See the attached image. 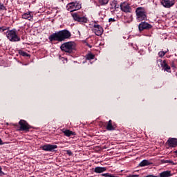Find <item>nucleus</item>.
<instances>
[{"label":"nucleus","instance_id":"nucleus-1","mask_svg":"<svg viewBox=\"0 0 177 177\" xmlns=\"http://www.w3.org/2000/svg\"><path fill=\"white\" fill-rule=\"evenodd\" d=\"M71 37V32L66 29L59 30L51 34L48 37L50 42L57 41V42H63L65 39H68Z\"/></svg>","mask_w":177,"mask_h":177},{"label":"nucleus","instance_id":"nucleus-2","mask_svg":"<svg viewBox=\"0 0 177 177\" xmlns=\"http://www.w3.org/2000/svg\"><path fill=\"white\" fill-rule=\"evenodd\" d=\"M60 49L62 52H65V53L71 55V53H73L74 50H75V43H74V41L63 43L60 46Z\"/></svg>","mask_w":177,"mask_h":177},{"label":"nucleus","instance_id":"nucleus-3","mask_svg":"<svg viewBox=\"0 0 177 177\" xmlns=\"http://www.w3.org/2000/svg\"><path fill=\"white\" fill-rule=\"evenodd\" d=\"M137 21H146L147 20V12L143 7H138L136 9Z\"/></svg>","mask_w":177,"mask_h":177},{"label":"nucleus","instance_id":"nucleus-4","mask_svg":"<svg viewBox=\"0 0 177 177\" xmlns=\"http://www.w3.org/2000/svg\"><path fill=\"white\" fill-rule=\"evenodd\" d=\"M6 35L10 42H19L21 40L20 37L17 35L16 29L7 30Z\"/></svg>","mask_w":177,"mask_h":177},{"label":"nucleus","instance_id":"nucleus-5","mask_svg":"<svg viewBox=\"0 0 177 177\" xmlns=\"http://www.w3.org/2000/svg\"><path fill=\"white\" fill-rule=\"evenodd\" d=\"M81 8H82V6L80 1L71 2L66 6V9L69 12H75V10H80Z\"/></svg>","mask_w":177,"mask_h":177},{"label":"nucleus","instance_id":"nucleus-6","mask_svg":"<svg viewBox=\"0 0 177 177\" xmlns=\"http://www.w3.org/2000/svg\"><path fill=\"white\" fill-rule=\"evenodd\" d=\"M71 16L73 20H75V21H77L78 23H86V21H88V18H86L85 16L81 15V13L80 12L72 13Z\"/></svg>","mask_w":177,"mask_h":177},{"label":"nucleus","instance_id":"nucleus-7","mask_svg":"<svg viewBox=\"0 0 177 177\" xmlns=\"http://www.w3.org/2000/svg\"><path fill=\"white\" fill-rule=\"evenodd\" d=\"M120 10L124 12V13H131L132 12V8L127 2H123L120 3Z\"/></svg>","mask_w":177,"mask_h":177},{"label":"nucleus","instance_id":"nucleus-8","mask_svg":"<svg viewBox=\"0 0 177 177\" xmlns=\"http://www.w3.org/2000/svg\"><path fill=\"white\" fill-rule=\"evenodd\" d=\"M19 124L20 125V131H26V132H28L31 128V126L24 120H21L19 122Z\"/></svg>","mask_w":177,"mask_h":177},{"label":"nucleus","instance_id":"nucleus-9","mask_svg":"<svg viewBox=\"0 0 177 177\" xmlns=\"http://www.w3.org/2000/svg\"><path fill=\"white\" fill-rule=\"evenodd\" d=\"M41 149L44 151H55V149H57V145L46 144L43 145Z\"/></svg>","mask_w":177,"mask_h":177},{"label":"nucleus","instance_id":"nucleus-10","mask_svg":"<svg viewBox=\"0 0 177 177\" xmlns=\"http://www.w3.org/2000/svg\"><path fill=\"white\" fill-rule=\"evenodd\" d=\"M103 28L100 25L96 24L93 25V32L95 35H97V37L102 35V34H103Z\"/></svg>","mask_w":177,"mask_h":177},{"label":"nucleus","instance_id":"nucleus-11","mask_svg":"<svg viewBox=\"0 0 177 177\" xmlns=\"http://www.w3.org/2000/svg\"><path fill=\"white\" fill-rule=\"evenodd\" d=\"M161 3L165 8H171L175 5V0H162Z\"/></svg>","mask_w":177,"mask_h":177},{"label":"nucleus","instance_id":"nucleus-12","mask_svg":"<svg viewBox=\"0 0 177 177\" xmlns=\"http://www.w3.org/2000/svg\"><path fill=\"white\" fill-rule=\"evenodd\" d=\"M151 27L152 26L150 25V24L146 23V22H142L138 26V28L140 31H143V30H150Z\"/></svg>","mask_w":177,"mask_h":177},{"label":"nucleus","instance_id":"nucleus-13","mask_svg":"<svg viewBox=\"0 0 177 177\" xmlns=\"http://www.w3.org/2000/svg\"><path fill=\"white\" fill-rule=\"evenodd\" d=\"M22 19L29 20V21H32V20H34V15H32L31 12H28L22 15Z\"/></svg>","mask_w":177,"mask_h":177},{"label":"nucleus","instance_id":"nucleus-14","mask_svg":"<svg viewBox=\"0 0 177 177\" xmlns=\"http://www.w3.org/2000/svg\"><path fill=\"white\" fill-rule=\"evenodd\" d=\"M167 142H168L169 147H177V138H169Z\"/></svg>","mask_w":177,"mask_h":177},{"label":"nucleus","instance_id":"nucleus-15","mask_svg":"<svg viewBox=\"0 0 177 177\" xmlns=\"http://www.w3.org/2000/svg\"><path fill=\"white\" fill-rule=\"evenodd\" d=\"M110 5V9H111L113 11L117 10V9L120 8V5L118 4L116 0H113L112 1H111Z\"/></svg>","mask_w":177,"mask_h":177},{"label":"nucleus","instance_id":"nucleus-16","mask_svg":"<svg viewBox=\"0 0 177 177\" xmlns=\"http://www.w3.org/2000/svg\"><path fill=\"white\" fill-rule=\"evenodd\" d=\"M107 171V167H96L94 169V172L95 174H103V172H106Z\"/></svg>","mask_w":177,"mask_h":177},{"label":"nucleus","instance_id":"nucleus-17","mask_svg":"<svg viewBox=\"0 0 177 177\" xmlns=\"http://www.w3.org/2000/svg\"><path fill=\"white\" fill-rule=\"evenodd\" d=\"M160 177H171L172 176V173L171 171H165L159 174Z\"/></svg>","mask_w":177,"mask_h":177},{"label":"nucleus","instance_id":"nucleus-18","mask_svg":"<svg viewBox=\"0 0 177 177\" xmlns=\"http://www.w3.org/2000/svg\"><path fill=\"white\" fill-rule=\"evenodd\" d=\"M106 129L107 131H114V129H115L114 126H113V122L111 121V120H109L108 124L106 125Z\"/></svg>","mask_w":177,"mask_h":177},{"label":"nucleus","instance_id":"nucleus-19","mask_svg":"<svg viewBox=\"0 0 177 177\" xmlns=\"http://www.w3.org/2000/svg\"><path fill=\"white\" fill-rule=\"evenodd\" d=\"M162 164H169L170 165H176V162H174L172 160H161Z\"/></svg>","mask_w":177,"mask_h":177},{"label":"nucleus","instance_id":"nucleus-20","mask_svg":"<svg viewBox=\"0 0 177 177\" xmlns=\"http://www.w3.org/2000/svg\"><path fill=\"white\" fill-rule=\"evenodd\" d=\"M147 165H151V162L147 160H143L140 164V167H147Z\"/></svg>","mask_w":177,"mask_h":177},{"label":"nucleus","instance_id":"nucleus-21","mask_svg":"<svg viewBox=\"0 0 177 177\" xmlns=\"http://www.w3.org/2000/svg\"><path fill=\"white\" fill-rule=\"evenodd\" d=\"M63 132L65 136H68V138H69V136H74V135H75V132H73L72 131L70 130H65Z\"/></svg>","mask_w":177,"mask_h":177},{"label":"nucleus","instance_id":"nucleus-22","mask_svg":"<svg viewBox=\"0 0 177 177\" xmlns=\"http://www.w3.org/2000/svg\"><path fill=\"white\" fill-rule=\"evenodd\" d=\"M163 68L165 71H167V73H171V66H168L167 63L164 64Z\"/></svg>","mask_w":177,"mask_h":177},{"label":"nucleus","instance_id":"nucleus-23","mask_svg":"<svg viewBox=\"0 0 177 177\" xmlns=\"http://www.w3.org/2000/svg\"><path fill=\"white\" fill-rule=\"evenodd\" d=\"M86 59L87 60H93V59H95V55L92 53H88L86 55Z\"/></svg>","mask_w":177,"mask_h":177},{"label":"nucleus","instance_id":"nucleus-24","mask_svg":"<svg viewBox=\"0 0 177 177\" xmlns=\"http://www.w3.org/2000/svg\"><path fill=\"white\" fill-rule=\"evenodd\" d=\"M19 55L21 56H26V57H29L30 54L27 53L26 52H24V50H19Z\"/></svg>","mask_w":177,"mask_h":177},{"label":"nucleus","instance_id":"nucleus-25","mask_svg":"<svg viewBox=\"0 0 177 177\" xmlns=\"http://www.w3.org/2000/svg\"><path fill=\"white\" fill-rule=\"evenodd\" d=\"M109 1L110 0H99V3L103 6L104 5H107L109 3Z\"/></svg>","mask_w":177,"mask_h":177},{"label":"nucleus","instance_id":"nucleus-26","mask_svg":"<svg viewBox=\"0 0 177 177\" xmlns=\"http://www.w3.org/2000/svg\"><path fill=\"white\" fill-rule=\"evenodd\" d=\"M165 53H167V52H165V51L159 52L158 53L159 57H164V56H165Z\"/></svg>","mask_w":177,"mask_h":177},{"label":"nucleus","instance_id":"nucleus-27","mask_svg":"<svg viewBox=\"0 0 177 177\" xmlns=\"http://www.w3.org/2000/svg\"><path fill=\"white\" fill-rule=\"evenodd\" d=\"M9 28L6 26H1L0 27V32H3V31H6Z\"/></svg>","mask_w":177,"mask_h":177},{"label":"nucleus","instance_id":"nucleus-28","mask_svg":"<svg viewBox=\"0 0 177 177\" xmlns=\"http://www.w3.org/2000/svg\"><path fill=\"white\" fill-rule=\"evenodd\" d=\"M101 176L104 177H111L112 174L109 173H105V174H101Z\"/></svg>","mask_w":177,"mask_h":177},{"label":"nucleus","instance_id":"nucleus-29","mask_svg":"<svg viewBox=\"0 0 177 177\" xmlns=\"http://www.w3.org/2000/svg\"><path fill=\"white\" fill-rule=\"evenodd\" d=\"M0 10H6V7L2 3H0Z\"/></svg>","mask_w":177,"mask_h":177},{"label":"nucleus","instance_id":"nucleus-30","mask_svg":"<svg viewBox=\"0 0 177 177\" xmlns=\"http://www.w3.org/2000/svg\"><path fill=\"white\" fill-rule=\"evenodd\" d=\"M3 175H5V173L2 171V167L0 166V176H3Z\"/></svg>","mask_w":177,"mask_h":177},{"label":"nucleus","instance_id":"nucleus-31","mask_svg":"<svg viewBox=\"0 0 177 177\" xmlns=\"http://www.w3.org/2000/svg\"><path fill=\"white\" fill-rule=\"evenodd\" d=\"M109 23H114V21H115V19H114V18H109Z\"/></svg>","mask_w":177,"mask_h":177},{"label":"nucleus","instance_id":"nucleus-32","mask_svg":"<svg viewBox=\"0 0 177 177\" xmlns=\"http://www.w3.org/2000/svg\"><path fill=\"white\" fill-rule=\"evenodd\" d=\"M67 154H68V156H72L73 152H71V151H67Z\"/></svg>","mask_w":177,"mask_h":177},{"label":"nucleus","instance_id":"nucleus-33","mask_svg":"<svg viewBox=\"0 0 177 177\" xmlns=\"http://www.w3.org/2000/svg\"><path fill=\"white\" fill-rule=\"evenodd\" d=\"M0 145H3V142L2 141V139L0 138Z\"/></svg>","mask_w":177,"mask_h":177},{"label":"nucleus","instance_id":"nucleus-34","mask_svg":"<svg viewBox=\"0 0 177 177\" xmlns=\"http://www.w3.org/2000/svg\"><path fill=\"white\" fill-rule=\"evenodd\" d=\"M174 153H175L176 156H177V150H176V151H174Z\"/></svg>","mask_w":177,"mask_h":177},{"label":"nucleus","instance_id":"nucleus-35","mask_svg":"<svg viewBox=\"0 0 177 177\" xmlns=\"http://www.w3.org/2000/svg\"><path fill=\"white\" fill-rule=\"evenodd\" d=\"M171 67H174V68H176L175 66L174 65H172Z\"/></svg>","mask_w":177,"mask_h":177}]
</instances>
